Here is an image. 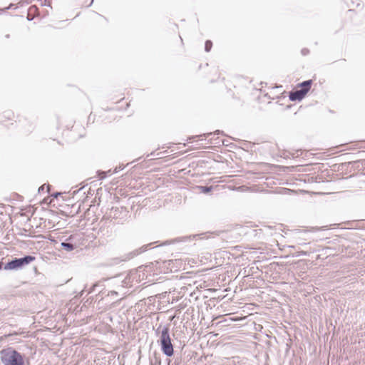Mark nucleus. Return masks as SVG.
<instances>
[{
  "label": "nucleus",
  "instance_id": "19",
  "mask_svg": "<svg viewBox=\"0 0 365 365\" xmlns=\"http://www.w3.org/2000/svg\"><path fill=\"white\" fill-rule=\"evenodd\" d=\"M354 164L356 165V166L359 168L360 165L365 168V159L356 160L354 162Z\"/></svg>",
  "mask_w": 365,
  "mask_h": 365
},
{
  "label": "nucleus",
  "instance_id": "10",
  "mask_svg": "<svg viewBox=\"0 0 365 365\" xmlns=\"http://www.w3.org/2000/svg\"><path fill=\"white\" fill-rule=\"evenodd\" d=\"M313 83L312 80H306L297 84V87L299 88L300 90H304L306 93V95L309 93L311 89V86Z\"/></svg>",
  "mask_w": 365,
  "mask_h": 365
},
{
  "label": "nucleus",
  "instance_id": "7",
  "mask_svg": "<svg viewBox=\"0 0 365 365\" xmlns=\"http://www.w3.org/2000/svg\"><path fill=\"white\" fill-rule=\"evenodd\" d=\"M288 96H289V101H291L300 102L305 98L306 93L304 91V90L296 89V90H292V91H289Z\"/></svg>",
  "mask_w": 365,
  "mask_h": 365
},
{
  "label": "nucleus",
  "instance_id": "24",
  "mask_svg": "<svg viewBox=\"0 0 365 365\" xmlns=\"http://www.w3.org/2000/svg\"><path fill=\"white\" fill-rule=\"evenodd\" d=\"M180 362V359L177 358L175 360L174 365H179Z\"/></svg>",
  "mask_w": 365,
  "mask_h": 365
},
{
  "label": "nucleus",
  "instance_id": "25",
  "mask_svg": "<svg viewBox=\"0 0 365 365\" xmlns=\"http://www.w3.org/2000/svg\"><path fill=\"white\" fill-rule=\"evenodd\" d=\"M59 195H60L59 192H54L53 194V197H55V198H57Z\"/></svg>",
  "mask_w": 365,
  "mask_h": 365
},
{
  "label": "nucleus",
  "instance_id": "20",
  "mask_svg": "<svg viewBox=\"0 0 365 365\" xmlns=\"http://www.w3.org/2000/svg\"><path fill=\"white\" fill-rule=\"evenodd\" d=\"M301 53L303 55V56H307L309 53V50L307 48H304L301 50Z\"/></svg>",
  "mask_w": 365,
  "mask_h": 365
},
{
  "label": "nucleus",
  "instance_id": "2",
  "mask_svg": "<svg viewBox=\"0 0 365 365\" xmlns=\"http://www.w3.org/2000/svg\"><path fill=\"white\" fill-rule=\"evenodd\" d=\"M157 342L160 347V351L165 356L167 357H171L174 355V346L172 343L169 324H166L163 327L160 340H158Z\"/></svg>",
  "mask_w": 365,
  "mask_h": 365
},
{
  "label": "nucleus",
  "instance_id": "27",
  "mask_svg": "<svg viewBox=\"0 0 365 365\" xmlns=\"http://www.w3.org/2000/svg\"><path fill=\"white\" fill-rule=\"evenodd\" d=\"M4 264H3V262L1 261H0V270L4 269Z\"/></svg>",
  "mask_w": 365,
  "mask_h": 365
},
{
  "label": "nucleus",
  "instance_id": "5",
  "mask_svg": "<svg viewBox=\"0 0 365 365\" xmlns=\"http://www.w3.org/2000/svg\"><path fill=\"white\" fill-rule=\"evenodd\" d=\"M210 234L208 233H200L190 235L181 237H177L173 239L167 240L162 242L159 246L170 245L176 243H188L193 240L209 239Z\"/></svg>",
  "mask_w": 365,
  "mask_h": 365
},
{
  "label": "nucleus",
  "instance_id": "3",
  "mask_svg": "<svg viewBox=\"0 0 365 365\" xmlns=\"http://www.w3.org/2000/svg\"><path fill=\"white\" fill-rule=\"evenodd\" d=\"M82 237L79 234H73L68 237H62L60 240L58 250H64L67 252H72L78 248L81 245Z\"/></svg>",
  "mask_w": 365,
  "mask_h": 365
},
{
  "label": "nucleus",
  "instance_id": "28",
  "mask_svg": "<svg viewBox=\"0 0 365 365\" xmlns=\"http://www.w3.org/2000/svg\"><path fill=\"white\" fill-rule=\"evenodd\" d=\"M6 114L5 115V116H6L8 118H10V113L8 112V113H6Z\"/></svg>",
  "mask_w": 365,
  "mask_h": 365
},
{
  "label": "nucleus",
  "instance_id": "32",
  "mask_svg": "<svg viewBox=\"0 0 365 365\" xmlns=\"http://www.w3.org/2000/svg\"><path fill=\"white\" fill-rule=\"evenodd\" d=\"M81 190H82V188H81V189L78 190L76 191V192H77V193L80 192L81 191Z\"/></svg>",
  "mask_w": 365,
  "mask_h": 365
},
{
  "label": "nucleus",
  "instance_id": "21",
  "mask_svg": "<svg viewBox=\"0 0 365 365\" xmlns=\"http://www.w3.org/2000/svg\"><path fill=\"white\" fill-rule=\"evenodd\" d=\"M297 256H309V252L306 251H302L298 255H297Z\"/></svg>",
  "mask_w": 365,
  "mask_h": 365
},
{
  "label": "nucleus",
  "instance_id": "31",
  "mask_svg": "<svg viewBox=\"0 0 365 365\" xmlns=\"http://www.w3.org/2000/svg\"><path fill=\"white\" fill-rule=\"evenodd\" d=\"M9 37H10V35H9V34H6V35L5 36V38H9Z\"/></svg>",
  "mask_w": 365,
  "mask_h": 365
},
{
  "label": "nucleus",
  "instance_id": "11",
  "mask_svg": "<svg viewBox=\"0 0 365 365\" xmlns=\"http://www.w3.org/2000/svg\"><path fill=\"white\" fill-rule=\"evenodd\" d=\"M223 135L224 133L222 130H216L215 132L213 133H204V134H202V135H196V136H192V138H198L200 140H207V137H210L211 135Z\"/></svg>",
  "mask_w": 365,
  "mask_h": 365
},
{
  "label": "nucleus",
  "instance_id": "29",
  "mask_svg": "<svg viewBox=\"0 0 365 365\" xmlns=\"http://www.w3.org/2000/svg\"><path fill=\"white\" fill-rule=\"evenodd\" d=\"M80 207H81V204H79V205H78V208H77V210H76V213H78V211H79V210H80Z\"/></svg>",
  "mask_w": 365,
  "mask_h": 365
},
{
  "label": "nucleus",
  "instance_id": "30",
  "mask_svg": "<svg viewBox=\"0 0 365 365\" xmlns=\"http://www.w3.org/2000/svg\"><path fill=\"white\" fill-rule=\"evenodd\" d=\"M13 4H10L9 7H7L6 9L8 10L9 9H12Z\"/></svg>",
  "mask_w": 365,
  "mask_h": 365
},
{
  "label": "nucleus",
  "instance_id": "22",
  "mask_svg": "<svg viewBox=\"0 0 365 365\" xmlns=\"http://www.w3.org/2000/svg\"><path fill=\"white\" fill-rule=\"evenodd\" d=\"M44 188H45V185H43L41 186H40L38 189V193H41V192H43L44 191Z\"/></svg>",
  "mask_w": 365,
  "mask_h": 365
},
{
  "label": "nucleus",
  "instance_id": "14",
  "mask_svg": "<svg viewBox=\"0 0 365 365\" xmlns=\"http://www.w3.org/2000/svg\"><path fill=\"white\" fill-rule=\"evenodd\" d=\"M198 190H200L201 192L205 194H208L213 190L212 186H208V185H199L197 186Z\"/></svg>",
  "mask_w": 365,
  "mask_h": 365
},
{
  "label": "nucleus",
  "instance_id": "26",
  "mask_svg": "<svg viewBox=\"0 0 365 365\" xmlns=\"http://www.w3.org/2000/svg\"><path fill=\"white\" fill-rule=\"evenodd\" d=\"M43 6H51L50 5V3H46V0L44 1V3L42 4Z\"/></svg>",
  "mask_w": 365,
  "mask_h": 365
},
{
  "label": "nucleus",
  "instance_id": "33",
  "mask_svg": "<svg viewBox=\"0 0 365 365\" xmlns=\"http://www.w3.org/2000/svg\"><path fill=\"white\" fill-rule=\"evenodd\" d=\"M170 361H171L170 359H168V364L170 363Z\"/></svg>",
  "mask_w": 365,
  "mask_h": 365
},
{
  "label": "nucleus",
  "instance_id": "17",
  "mask_svg": "<svg viewBox=\"0 0 365 365\" xmlns=\"http://www.w3.org/2000/svg\"><path fill=\"white\" fill-rule=\"evenodd\" d=\"M125 168V166L123 165H119L118 166H116L114 169V170L113 172H111V170H108V173H109V175H111L112 173H117L118 172H119L120 170H123Z\"/></svg>",
  "mask_w": 365,
  "mask_h": 365
},
{
  "label": "nucleus",
  "instance_id": "18",
  "mask_svg": "<svg viewBox=\"0 0 365 365\" xmlns=\"http://www.w3.org/2000/svg\"><path fill=\"white\" fill-rule=\"evenodd\" d=\"M162 332H163V327L161 325H160L155 330V334L157 336H158V340H160V336L162 334Z\"/></svg>",
  "mask_w": 365,
  "mask_h": 365
},
{
  "label": "nucleus",
  "instance_id": "12",
  "mask_svg": "<svg viewBox=\"0 0 365 365\" xmlns=\"http://www.w3.org/2000/svg\"><path fill=\"white\" fill-rule=\"evenodd\" d=\"M227 140H225V139H220L219 137H217V138H211L210 139L207 140V143H215V144H218V145H228L227 143H226Z\"/></svg>",
  "mask_w": 365,
  "mask_h": 365
},
{
  "label": "nucleus",
  "instance_id": "13",
  "mask_svg": "<svg viewBox=\"0 0 365 365\" xmlns=\"http://www.w3.org/2000/svg\"><path fill=\"white\" fill-rule=\"evenodd\" d=\"M150 365H161L160 356L155 354L153 358L150 357Z\"/></svg>",
  "mask_w": 365,
  "mask_h": 365
},
{
  "label": "nucleus",
  "instance_id": "9",
  "mask_svg": "<svg viewBox=\"0 0 365 365\" xmlns=\"http://www.w3.org/2000/svg\"><path fill=\"white\" fill-rule=\"evenodd\" d=\"M4 269L16 271L21 269L17 260V257H12L11 259H9L7 262L4 264Z\"/></svg>",
  "mask_w": 365,
  "mask_h": 365
},
{
  "label": "nucleus",
  "instance_id": "16",
  "mask_svg": "<svg viewBox=\"0 0 365 365\" xmlns=\"http://www.w3.org/2000/svg\"><path fill=\"white\" fill-rule=\"evenodd\" d=\"M99 284L98 282L94 283L89 289L87 290V287L86 286L83 291H87L88 294H91L95 292L96 288L98 287Z\"/></svg>",
  "mask_w": 365,
  "mask_h": 365
},
{
  "label": "nucleus",
  "instance_id": "4",
  "mask_svg": "<svg viewBox=\"0 0 365 365\" xmlns=\"http://www.w3.org/2000/svg\"><path fill=\"white\" fill-rule=\"evenodd\" d=\"M157 242H154L148 243L147 245H144L142 247H140V248L136 249L132 252H130L123 257L112 258L107 262L106 265L107 266H114V265H117V264H120L122 262H126L130 259H133L135 257L138 256V255L145 252L148 249H151V246Z\"/></svg>",
  "mask_w": 365,
  "mask_h": 365
},
{
  "label": "nucleus",
  "instance_id": "1",
  "mask_svg": "<svg viewBox=\"0 0 365 365\" xmlns=\"http://www.w3.org/2000/svg\"><path fill=\"white\" fill-rule=\"evenodd\" d=\"M26 356L12 346L0 351V361L3 365H26Z\"/></svg>",
  "mask_w": 365,
  "mask_h": 365
},
{
  "label": "nucleus",
  "instance_id": "23",
  "mask_svg": "<svg viewBox=\"0 0 365 365\" xmlns=\"http://www.w3.org/2000/svg\"><path fill=\"white\" fill-rule=\"evenodd\" d=\"M110 294L111 296H113V295L118 296V293L117 292H115V291H111V292H110V294H108V295H110Z\"/></svg>",
  "mask_w": 365,
  "mask_h": 365
},
{
  "label": "nucleus",
  "instance_id": "8",
  "mask_svg": "<svg viewBox=\"0 0 365 365\" xmlns=\"http://www.w3.org/2000/svg\"><path fill=\"white\" fill-rule=\"evenodd\" d=\"M35 259L36 257L31 255H26L22 257H17V260L21 269L34 262Z\"/></svg>",
  "mask_w": 365,
  "mask_h": 365
},
{
  "label": "nucleus",
  "instance_id": "6",
  "mask_svg": "<svg viewBox=\"0 0 365 365\" xmlns=\"http://www.w3.org/2000/svg\"><path fill=\"white\" fill-rule=\"evenodd\" d=\"M109 217L117 221L118 224L123 225L130 218V212L125 207H112L109 214Z\"/></svg>",
  "mask_w": 365,
  "mask_h": 365
},
{
  "label": "nucleus",
  "instance_id": "15",
  "mask_svg": "<svg viewBox=\"0 0 365 365\" xmlns=\"http://www.w3.org/2000/svg\"><path fill=\"white\" fill-rule=\"evenodd\" d=\"M212 47V42L211 40H206L205 42V51L210 52Z\"/></svg>",
  "mask_w": 365,
  "mask_h": 365
}]
</instances>
